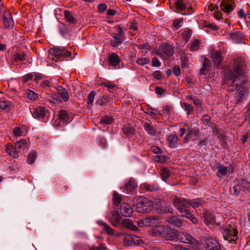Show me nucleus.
I'll return each mask as SVG.
<instances>
[{
    "label": "nucleus",
    "instance_id": "1",
    "mask_svg": "<svg viewBox=\"0 0 250 250\" xmlns=\"http://www.w3.org/2000/svg\"><path fill=\"white\" fill-rule=\"evenodd\" d=\"M246 70L247 65L244 60L241 58L236 59L233 62V69L229 71L228 74L229 80L231 81L229 85L237 87L241 84H244L247 79L243 75Z\"/></svg>",
    "mask_w": 250,
    "mask_h": 250
},
{
    "label": "nucleus",
    "instance_id": "2",
    "mask_svg": "<svg viewBox=\"0 0 250 250\" xmlns=\"http://www.w3.org/2000/svg\"><path fill=\"white\" fill-rule=\"evenodd\" d=\"M216 225L219 226V230L225 240L228 241L231 244H236L238 230L235 223L229 221L223 226H220V223H217Z\"/></svg>",
    "mask_w": 250,
    "mask_h": 250
},
{
    "label": "nucleus",
    "instance_id": "3",
    "mask_svg": "<svg viewBox=\"0 0 250 250\" xmlns=\"http://www.w3.org/2000/svg\"><path fill=\"white\" fill-rule=\"evenodd\" d=\"M50 55L53 56L52 61L57 62H62L64 60L65 57H70L71 53L64 48L54 47L51 48L49 51Z\"/></svg>",
    "mask_w": 250,
    "mask_h": 250
},
{
    "label": "nucleus",
    "instance_id": "4",
    "mask_svg": "<svg viewBox=\"0 0 250 250\" xmlns=\"http://www.w3.org/2000/svg\"><path fill=\"white\" fill-rule=\"evenodd\" d=\"M153 202L147 198L141 196L137 200L136 209L139 213H146L152 210Z\"/></svg>",
    "mask_w": 250,
    "mask_h": 250
},
{
    "label": "nucleus",
    "instance_id": "5",
    "mask_svg": "<svg viewBox=\"0 0 250 250\" xmlns=\"http://www.w3.org/2000/svg\"><path fill=\"white\" fill-rule=\"evenodd\" d=\"M158 231L163 238L166 240H173L178 237V231L168 226H159Z\"/></svg>",
    "mask_w": 250,
    "mask_h": 250
},
{
    "label": "nucleus",
    "instance_id": "6",
    "mask_svg": "<svg viewBox=\"0 0 250 250\" xmlns=\"http://www.w3.org/2000/svg\"><path fill=\"white\" fill-rule=\"evenodd\" d=\"M33 117L38 120L47 122L50 116V111L44 106H38L30 109Z\"/></svg>",
    "mask_w": 250,
    "mask_h": 250
},
{
    "label": "nucleus",
    "instance_id": "7",
    "mask_svg": "<svg viewBox=\"0 0 250 250\" xmlns=\"http://www.w3.org/2000/svg\"><path fill=\"white\" fill-rule=\"evenodd\" d=\"M115 29L116 32L111 34L113 40H110V44L113 47H117L119 44L122 43L125 41V33L118 25L115 27Z\"/></svg>",
    "mask_w": 250,
    "mask_h": 250
},
{
    "label": "nucleus",
    "instance_id": "8",
    "mask_svg": "<svg viewBox=\"0 0 250 250\" xmlns=\"http://www.w3.org/2000/svg\"><path fill=\"white\" fill-rule=\"evenodd\" d=\"M188 199H183L175 197L173 201L174 206L182 213V215H185L189 210V205L188 202Z\"/></svg>",
    "mask_w": 250,
    "mask_h": 250
},
{
    "label": "nucleus",
    "instance_id": "9",
    "mask_svg": "<svg viewBox=\"0 0 250 250\" xmlns=\"http://www.w3.org/2000/svg\"><path fill=\"white\" fill-rule=\"evenodd\" d=\"M174 51L172 47L167 43H163L160 47L156 54L163 59L167 60L173 55Z\"/></svg>",
    "mask_w": 250,
    "mask_h": 250
},
{
    "label": "nucleus",
    "instance_id": "10",
    "mask_svg": "<svg viewBox=\"0 0 250 250\" xmlns=\"http://www.w3.org/2000/svg\"><path fill=\"white\" fill-rule=\"evenodd\" d=\"M242 85L243 84H241L237 87H236V86L231 87L229 85V86L231 87V88L229 89V91H233L236 89V92L234 96V99L236 103L241 102L243 99H245L248 93V89H247L245 87L242 86Z\"/></svg>",
    "mask_w": 250,
    "mask_h": 250
},
{
    "label": "nucleus",
    "instance_id": "11",
    "mask_svg": "<svg viewBox=\"0 0 250 250\" xmlns=\"http://www.w3.org/2000/svg\"><path fill=\"white\" fill-rule=\"evenodd\" d=\"M206 250H221L220 245L216 238L207 237L204 244Z\"/></svg>",
    "mask_w": 250,
    "mask_h": 250
},
{
    "label": "nucleus",
    "instance_id": "12",
    "mask_svg": "<svg viewBox=\"0 0 250 250\" xmlns=\"http://www.w3.org/2000/svg\"><path fill=\"white\" fill-rule=\"evenodd\" d=\"M152 209L157 213H165L167 212H171L172 208H169L166 204H164L160 200H156L153 202Z\"/></svg>",
    "mask_w": 250,
    "mask_h": 250
},
{
    "label": "nucleus",
    "instance_id": "13",
    "mask_svg": "<svg viewBox=\"0 0 250 250\" xmlns=\"http://www.w3.org/2000/svg\"><path fill=\"white\" fill-rule=\"evenodd\" d=\"M220 9L225 13L229 14L235 7L234 0H223L220 5Z\"/></svg>",
    "mask_w": 250,
    "mask_h": 250
},
{
    "label": "nucleus",
    "instance_id": "14",
    "mask_svg": "<svg viewBox=\"0 0 250 250\" xmlns=\"http://www.w3.org/2000/svg\"><path fill=\"white\" fill-rule=\"evenodd\" d=\"M123 238L124 245L128 247L133 245H139L141 239L139 237L131 235H124Z\"/></svg>",
    "mask_w": 250,
    "mask_h": 250
},
{
    "label": "nucleus",
    "instance_id": "15",
    "mask_svg": "<svg viewBox=\"0 0 250 250\" xmlns=\"http://www.w3.org/2000/svg\"><path fill=\"white\" fill-rule=\"evenodd\" d=\"M159 189V187L156 183H143L139 186V191L141 193L153 192Z\"/></svg>",
    "mask_w": 250,
    "mask_h": 250
},
{
    "label": "nucleus",
    "instance_id": "16",
    "mask_svg": "<svg viewBox=\"0 0 250 250\" xmlns=\"http://www.w3.org/2000/svg\"><path fill=\"white\" fill-rule=\"evenodd\" d=\"M178 237L179 240L183 243L189 244H194L196 243V239L189 234L180 232V233H178Z\"/></svg>",
    "mask_w": 250,
    "mask_h": 250
},
{
    "label": "nucleus",
    "instance_id": "17",
    "mask_svg": "<svg viewBox=\"0 0 250 250\" xmlns=\"http://www.w3.org/2000/svg\"><path fill=\"white\" fill-rule=\"evenodd\" d=\"M214 66L218 68H221L222 66V61L223 60L222 52L221 51H217L211 54Z\"/></svg>",
    "mask_w": 250,
    "mask_h": 250
},
{
    "label": "nucleus",
    "instance_id": "18",
    "mask_svg": "<svg viewBox=\"0 0 250 250\" xmlns=\"http://www.w3.org/2000/svg\"><path fill=\"white\" fill-rule=\"evenodd\" d=\"M137 187L136 181L133 178H130L128 182L121 189H124L123 191L124 192L128 194L134 190Z\"/></svg>",
    "mask_w": 250,
    "mask_h": 250
},
{
    "label": "nucleus",
    "instance_id": "19",
    "mask_svg": "<svg viewBox=\"0 0 250 250\" xmlns=\"http://www.w3.org/2000/svg\"><path fill=\"white\" fill-rule=\"evenodd\" d=\"M121 214L125 217H130L133 213V209L128 204L122 203L120 207Z\"/></svg>",
    "mask_w": 250,
    "mask_h": 250
},
{
    "label": "nucleus",
    "instance_id": "20",
    "mask_svg": "<svg viewBox=\"0 0 250 250\" xmlns=\"http://www.w3.org/2000/svg\"><path fill=\"white\" fill-rule=\"evenodd\" d=\"M2 18L5 27L7 28H12L14 26V21L11 13L8 12H4Z\"/></svg>",
    "mask_w": 250,
    "mask_h": 250
},
{
    "label": "nucleus",
    "instance_id": "21",
    "mask_svg": "<svg viewBox=\"0 0 250 250\" xmlns=\"http://www.w3.org/2000/svg\"><path fill=\"white\" fill-rule=\"evenodd\" d=\"M192 125H191L190 127L188 126H187L188 133L186 134L185 137V141L186 143L188 142L190 138L192 137H196L199 133V130L198 127H192Z\"/></svg>",
    "mask_w": 250,
    "mask_h": 250
},
{
    "label": "nucleus",
    "instance_id": "22",
    "mask_svg": "<svg viewBox=\"0 0 250 250\" xmlns=\"http://www.w3.org/2000/svg\"><path fill=\"white\" fill-rule=\"evenodd\" d=\"M59 118L61 121L68 124L72 121V117L65 110L62 109L59 111Z\"/></svg>",
    "mask_w": 250,
    "mask_h": 250
},
{
    "label": "nucleus",
    "instance_id": "23",
    "mask_svg": "<svg viewBox=\"0 0 250 250\" xmlns=\"http://www.w3.org/2000/svg\"><path fill=\"white\" fill-rule=\"evenodd\" d=\"M111 216L109 217V221L114 226H117L121 221V216L119 213L116 210H113L111 212Z\"/></svg>",
    "mask_w": 250,
    "mask_h": 250
},
{
    "label": "nucleus",
    "instance_id": "24",
    "mask_svg": "<svg viewBox=\"0 0 250 250\" xmlns=\"http://www.w3.org/2000/svg\"><path fill=\"white\" fill-rule=\"evenodd\" d=\"M108 61L110 65L116 67L120 62L119 56L115 53H112L108 58Z\"/></svg>",
    "mask_w": 250,
    "mask_h": 250
},
{
    "label": "nucleus",
    "instance_id": "25",
    "mask_svg": "<svg viewBox=\"0 0 250 250\" xmlns=\"http://www.w3.org/2000/svg\"><path fill=\"white\" fill-rule=\"evenodd\" d=\"M189 206L194 208H197L203 206L205 203V201L202 198H195L192 200L188 199V201Z\"/></svg>",
    "mask_w": 250,
    "mask_h": 250
},
{
    "label": "nucleus",
    "instance_id": "26",
    "mask_svg": "<svg viewBox=\"0 0 250 250\" xmlns=\"http://www.w3.org/2000/svg\"><path fill=\"white\" fill-rule=\"evenodd\" d=\"M15 149L21 153L24 152V150L27 147V143L25 139H21L17 142L15 144Z\"/></svg>",
    "mask_w": 250,
    "mask_h": 250
},
{
    "label": "nucleus",
    "instance_id": "27",
    "mask_svg": "<svg viewBox=\"0 0 250 250\" xmlns=\"http://www.w3.org/2000/svg\"><path fill=\"white\" fill-rule=\"evenodd\" d=\"M26 54L21 51H16L12 56V59L14 62H19L26 60Z\"/></svg>",
    "mask_w": 250,
    "mask_h": 250
},
{
    "label": "nucleus",
    "instance_id": "28",
    "mask_svg": "<svg viewBox=\"0 0 250 250\" xmlns=\"http://www.w3.org/2000/svg\"><path fill=\"white\" fill-rule=\"evenodd\" d=\"M203 217L206 224L215 223L216 220L214 215L208 210L204 213Z\"/></svg>",
    "mask_w": 250,
    "mask_h": 250
},
{
    "label": "nucleus",
    "instance_id": "29",
    "mask_svg": "<svg viewBox=\"0 0 250 250\" xmlns=\"http://www.w3.org/2000/svg\"><path fill=\"white\" fill-rule=\"evenodd\" d=\"M188 0H177L175 1L176 8L180 12H183L186 9L188 5Z\"/></svg>",
    "mask_w": 250,
    "mask_h": 250
},
{
    "label": "nucleus",
    "instance_id": "30",
    "mask_svg": "<svg viewBox=\"0 0 250 250\" xmlns=\"http://www.w3.org/2000/svg\"><path fill=\"white\" fill-rule=\"evenodd\" d=\"M124 135L126 137H131L134 134L135 130L129 125H125L122 128Z\"/></svg>",
    "mask_w": 250,
    "mask_h": 250
},
{
    "label": "nucleus",
    "instance_id": "31",
    "mask_svg": "<svg viewBox=\"0 0 250 250\" xmlns=\"http://www.w3.org/2000/svg\"><path fill=\"white\" fill-rule=\"evenodd\" d=\"M64 16L67 22H69L71 24L75 25L77 23V20L74 18L73 15L70 11L65 10L64 12Z\"/></svg>",
    "mask_w": 250,
    "mask_h": 250
},
{
    "label": "nucleus",
    "instance_id": "32",
    "mask_svg": "<svg viewBox=\"0 0 250 250\" xmlns=\"http://www.w3.org/2000/svg\"><path fill=\"white\" fill-rule=\"evenodd\" d=\"M167 140L170 147H176L177 146L178 137L176 134L169 135L167 137Z\"/></svg>",
    "mask_w": 250,
    "mask_h": 250
},
{
    "label": "nucleus",
    "instance_id": "33",
    "mask_svg": "<svg viewBox=\"0 0 250 250\" xmlns=\"http://www.w3.org/2000/svg\"><path fill=\"white\" fill-rule=\"evenodd\" d=\"M146 132L150 135H155L156 134V129L154 128L149 122H145L143 125Z\"/></svg>",
    "mask_w": 250,
    "mask_h": 250
},
{
    "label": "nucleus",
    "instance_id": "34",
    "mask_svg": "<svg viewBox=\"0 0 250 250\" xmlns=\"http://www.w3.org/2000/svg\"><path fill=\"white\" fill-rule=\"evenodd\" d=\"M149 219V223L151 227H157L159 224V220L160 218L157 215H148L147 216Z\"/></svg>",
    "mask_w": 250,
    "mask_h": 250
},
{
    "label": "nucleus",
    "instance_id": "35",
    "mask_svg": "<svg viewBox=\"0 0 250 250\" xmlns=\"http://www.w3.org/2000/svg\"><path fill=\"white\" fill-rule=\"evenodd\" d=\"M123 226L132 230H136L137 227L133 224L132 221L129 219H124L122 221Z\"/></svg>",
    "mask_w": 250,
    "mask_h": 250
},
{
    "label": "nucleus",
    "instance_id": "36",
    "mask_svg": "<svg viewBox=\"0 0 250 250\" xmlns=\"http://www.w3.org/2000/svg\"><path fill=\"white\" fill-rule=\"evenodd\" d=\"M167 222L177 227H180L182 225V221L175 216H172L167 219Z\"/></svg>",
    "mask_w": 250,
    "mask_h": 250
},
{
    "label": "nucleus",
    "instance_id": "37",
    "mask_svg": "<svg viewBox=\"0 0 250 250\" xmlns=\"http://www.w3.org/2000/svg\"><path fill=\"white\" fill-rule=\"evenodd\" d=\"M98 224L102 226L104 230L109 235H113L114 234V230L106 223L102 221H99Z\"/></svg>",
    "mask_w": 250,
    "mask_h": 250
},
{
    "label": "nucleus",
    "instance_id": "38",
    "mask_svg": "<svg viewBox=\"0 0 250 250\" xmlns=\"http://www.w3.org/2000/svg\"><path fill=\"white\" fill-rule=\"evenodd\" d=\"M160 174L161 175L162 179L166 181V180L171 175L170 170L166 167H162L160 170Z\"/></svg>",
    "mask_w": 250,
    "mask_h": 250
},
{
    "label": "nucleus",
    "instance_id": "39",
    "mask_svg": "<svg viewBox=\"0 0 250 250\" xmlns=\"http://www.w3.org/2000/svg\"><path fill=\"white\" fill-rule=\"evenodd\" d=\"M181 107L186 112L187 115L188 116L191 115L193 112V107L191 104H188L186 102L181 103Z\"/></svg>",
    "mask_w": 250,
    "mask_h": 250
},
{
    "label": "nucleus",
    "instance_id": "40",
    "mask_svg": "<svg viewBox=\"0 0 250 250\" xmlns=\"http://www.w3.org/2000/svg\"><path fill=\"white\" fill-rule=\"evenodd\" d=\"M96 95V93L94 91H91L89 92L88 96H87V108L88 109H90L92 105H90L94 102L95 97Z\"/></svg>",
    "mask_w": 250,
    "mask_h": 250
},
{
    "label": "nucleus",
    "instance_id": "41",
    "mask_svg": "<svg viewBox=\"0 0 250 250\" xmlns=\"http://www.w3.org/2000/svg\"><path fill=\"white\" fill-rule=\"evenodd\" d=\"M218 172L217 173V175L219 176L220 175H225L227 174L228 169L227 167L224 166L222 164H219L217 166Z\"/></svg>",
    "mask_w": 250,
    "mask_h": 250
},
{
    "label": "nucleus",
    "instance_id": "42",
    "mask_svg": "<svg viewBox=\"0 0 250 250\" xmlns=\"http://www.w3.org/2000/svg\"><path fill=\"white\" fill-rule=\"evenodd\" d=\"M37 154L36 152H30L27 156V163L30 165L33 164L37 158Z\"/></svg>",
    "mask_w": 250,
    "mask_h": 250
},
{
    "label": "nucleus",
    "instance_id": "43",
    "mask_svg": "<svg viewBox=\"0 0 250 250\" xmlns=\"http://www.w3.org/2000/svg\"><path fill=\"white\" fill-rule=\"evenodd\" d=\"M114 119L107 115H104L101 118L100 123L102 124L110 125L113 123Z\"/></svg>",
    "mask_w": 250,
    "mask_h": 250
},
{
    "label": "nucleus",
    "instance_id": "44",
    "mask_svg": "<svg viewBox=\"0 0 250 250\" xmlns=\"http://www.w3.org/2000/svg\"><path fill=\"white\" fill-rule=\"evenodd\" d=\"M238 184L242 191L249 190L250 188V183L245 180H242Z\"/></svg>",
    "mask_w": 250,
    "mask_h": 250
},
{
    "label": "nucleus",
    "instance_id": "45",
    "mask_svg": "<svg viewBox=\"0 0 250 250\" xmlns=\"http://www.w3.org/2000/svg\"><path fill=\"white\" fill-rule=\"evenodd\" d=\"M182 36L183 40L185 42V43L187 42L189 40L191 36V30L187 29L182 33Z\"/></svg>",
    "mask_w": 250,
    "mask_h": 250
},
{
    "label": "nucleus",
    "instance_id": "46",
    "mask_svg": "<svg viewBox=\"0 0 250 250\" xmlns=\"http://www.w3.org/2000/svg\"><path fill=\"white\" fill-rule=\"evenodd\" d=\"M203 26L204 27L209 28L213 30H218L219 27L214 23H210L209 21H206L203 22Z\"/></svg>",
    "mask_w": 250,
    "mask_h": 250
},
{
    "label": "nucleus",
    "instance_id": "47",
    "mask_svg": "<svg viewBox=\"0 0 250 250\" xmlns=\"http://www.w3.org/2000/svg\"><path fill=\"white\" fill-rule=\"evenodd\" d=\"M136 223L140 227L144 226H150L148 217L136 221Z\"/></svg>",
    "mask_w": 250,
    "mask_h": 250
},
{
    "label": "nucleus",
    "instance_id": "48",
    "mask_svg": "<svg viewBox=\"0 0 250 250\" xmlns=\"http://www.w3.org/2000/svg\"><path fill=\"white\" fill-rule=\"evenodd\" d=\"M202 123L204 125L210 127L211 125V118L208 115H204L202 118Z\"/></svg>",
    "mask_w": 250,
    "mask_h": 250
},
{
    "label": "nucleus",
    "instance_id": "49",
    "mask_svg": "<svg viewBox=\"0 0 250 250\" xmlns=\"http://www.w3.org/2000/svg\"><path fill=\"white\" fill-rule=\"evenodd\" d=\"M59 94L62 101H63L64 102L68 101L69 99V94L67 90H66L62 92H61Z\"/></svg>",
    "mask_w": 250,
    "mask_h": 250
},
{
    "label": "nucleus",
    "instance_id": "50",
    "mask_svg": "<svg viewBox=\"0 0 250 250\" xmlns=\"http://www.w3.org/2000/svg\"><path fill=\"white\" fill-rule=\"evenodd\" d=\"M12 104L11 102H5L0 101V109L5 110H9L11 107Z\"/></svg>",
    "mask_w": 250,
    "mask_h": 250
},
{
    "label": "nucleus",
    "instance_id": "51",
    "mask_svg": "<svg viewBox=\"0 0 250 250\" xmlns=\"http://www.w3.org/2000/svg\"><path fill=\"white\" fill-rule=\"evenodd\" d=\"M182 216H185L189 219L193 224H196L198 223V221L197 219L190 212L189 210L188 211V212H187L185 215H182Z\"/></svg>",
    "mask_w": 250,
    "mask_h": 250
},
{
    "label": "nucleus",
    "instance_id": "52",
    "mask_svg": "<svg viewBox=\"0 0 250 250\" xmlns=\"http://www.w3.org/2000/svg\"><path fill=\"white\" fill-rule=\"evenodd\" d=\"M150 60L147 58H138L136 61V62L140 65H144L149 63Z\"/></svg>",
    "mask_w": 250,
    "mask_h": 250
},
{
    "label": "nucleus",
    "instance_id": "53",
    "mask_svg": "<svg viewBox=\"0 0 250 250\" xmlns=\"http://www.w3.org/2000/svg\"><path fill=\"white\" fill-rule=\"evenodd\" d=\"M122 200V197L117 193H114L113 195V202L114 206H118Z\"/></svg>",
    "mask_w": 250,
    "mask_h": 250
},
{
    "label": "nucleus",
    "instance_id": "54",
    "mask_svg": "<svg viewBox=\"0 0 250 250\" xmlns=\"http://www.w3.org/2000/svg\"><path fill=\"white\" fill-rule=\"evenodd\" d=\"M241 190L240 187H239V184L237 185L234 186L232 187H230L229 188V191L232 195H237L239 192Z\"/></svg>",
    "mask_w": 250,
    "mask_h": 250
},
{
    "label": "nucleus",
    "instance_id": "55",
    "mask_svg": "<svg viewBox=\"0 0 250 250\" xmlns=\"http://www.w3.org/2000/svg\"><path fill=\"white\" fill-rule=\"evenodd\" d=\"M108 101V97L106 95H103L97 101L96 103L100 105H102L107 103Z\"/></svg>",
    "mask_w": 250,
    "mask_h": 250
},
{
    "label": "nucleus",
    "instance_id": "56",
    "mask_svg": "<svg viewBox=\"0 0 250 250\" xmlns=\"http://www.w3.org/2000/svg\"><path fill=\"white\" fill-rule=\"evenodd\" d=\"M23 129L20 127H16L13 130V134L16 137L23 135Z\"/></svg>",
    "mask_w": 250,
    "mask_h": 250
},
{
    "label": "nucleus",
    "instance_id": "57",
    "mask_svg": "<svg viewBox=\"0 0 250 250\" xmlns=\"http://www.w3.org/2000/svg\"><path fill=\"white\" fill-rule=\"evenodd\" d=\"M154 160L156 162L164 163L167 160V157L165 155H156L154 157Z\"/></svg>",
    "mask_w": 250,
    "mask_h": 250
},
{
    "label": "nucleus",
    "instance_id": "58",
    "mask_svg": "<svg viewBox=\"0 0 250 250\" xmlns=\"http://www.w3.org/2000/svg\"><path fill=\"white\" fill-rule=\"evenodd\" d=\"M163 109L164 113L170 114L173 112V107L170 105H164Z\"/></svg>",
    "mask_w": 250,
    "mask_h": 250
},
{
    "label": "nucleus",
    "instance_id": "59",
    "mask_svg": "<svg viewBox=\"0 0 250 250\" xmlns=\"http://www.w3.org/2000/svg\"><path fill=\"white\" fill-rule=\"evenodd\" d=\"M27 97L31 100H35L38 98V95L34 91L29 90L27 94Z\"/></svg>",
    "mask_w": 250,
    "mask_h": 250
},
{
    "label": "nucleus",
    "instance_id": "60",
    "mask_svg": "<svg viewBox=\"0 0 250 250\" xmlns=\"http://www.w3.org/2000/svg\"><path fill=\"white\" fill-rule=\"evenodd\" d=\"M51 83L48 80L43 81L40 84V86L44 89H47L51 86Z\"/></svg>",
    "mask_w": 250,
    "mask_h": 250
},
{
    "label": "nucleus",
    "instance_id": "61",
    "mask_svg": "<svg viewBox=\"0 0 250 250\" xmlns=\"http://www.w3.org/2000/svg\"><path fill=\"white\" fill-rule=\"evenodd\" d=\"M101 85L109 89L113 88L116 86L114 83H113L110 81H105L104 82H103L101 83Z\"/></svg>",
    "mask_w": 250,
    "mask_h": 250
},
{
    "label": "nucleus",
    "instance_id": "62",
    "mask_svg": "<svg viewBox=\"0 0 250 250\" xmlns=\"http://www.w3.org/2000/svg\"><path fill=\"white\" fill-rule=\"evenodd\" d=\"M200 42L198 40H195L192 43L190 46V50L196 51L198 50V46Z\"/></svg>",
    "mask_w": 250,
    "mask_h": 250
},
{
    "label": "nucleus",
    "instance_id": "63",
    "mask_svg": "<svg viewBox=\"0 0 250 250\" xmlns=\"http://www.w3.org/2000/svg\"><path fill=\"white\" fill-rule=\"evenodd\" d=\"M245 120L248 122L250 125V103L248 105V109L245 113Z\"/></svg>",
    "mask_w": 250,
    "mask_h": 250
},
{
    "label": "nucleus",
    "instance_id": "64",
    "mask_svg": "<svg viewBox=\"0 0 250 250\" xmlns=\"http://www.w3.org/2000/svg\"><path fill=\"white\" fill-rule=\"evenodd\" d=\"M151 63L152 65L154 67H159L161 64V62L156 57L152 58Z\"/></svg>",
    "mask_w": 250,
    "mask_h": 250
}]
</instances>
